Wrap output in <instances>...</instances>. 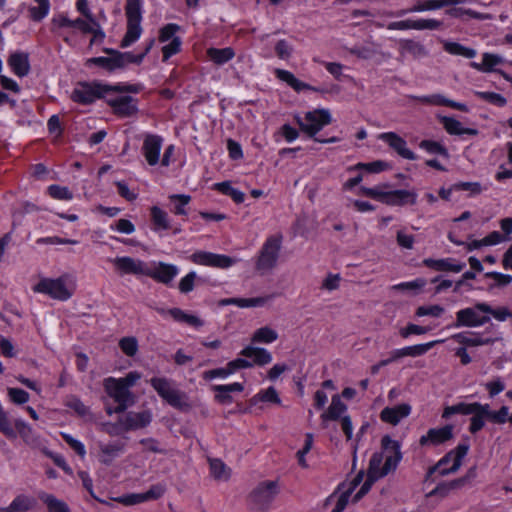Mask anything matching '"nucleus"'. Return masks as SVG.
Returning <instances> with one entry per match:
<instances>
[{"label": "nucleus", "instance_id": "obj_1", "mask_svg": "<svg viewBox=\"0 0 512 512\" xmlns=\"http://www.w3.org/2000/svg\"><path fill=\"white\" fill-rule=\"evenodd\" d=\"M401 459L402 454L399 443L391 439L389 436H384L382 438V451L376 452L372 455L366 479H363V484L354 494L352 501H359L370 491L372 485L377 480L396 470Z\"/></svg>", "mask_w": 512, "mask_h": 512}, {"label": "nucleus", "instance_id": "obj_2", "mask_svg": "<svg viewBox=\"0 0 512 512\" xmlns=\"http://www.w3.org/2000/svg\"><path fill=\"white\" fill-rule=\"evenodd\" d=\"M389 183H381L374 187L360 188V192L367 197L389 206L415 205L418 194L415 190L396 189L391 190Z\"/></svg>", "mask_w": 512, "mask_h": 512}, {"label": "nucleus", "instance_id": "obj_3", "mask_svg": "<svg viewBox=\"0 0 512 512\" xmlns=\"http://www.w3.org/2000/svg\"><path fill=\"white\" fill-rule=\"evenodd\" d=\"M239 358L231 360L224 367L228 376L235 374L238 370L249 369L253 366H265L273 360L269 350L263 347L247 345L240 351Z\"/></svg>", "mask_w": 512, "mask_h": 512}, {"label": "nucleus", "instance_id": "obj_4", "mask_svg": "<svg viewBox=\"0 0 512 512\" xmlns=\"http://www.w3.org/2000/svg\"><path fill=\"white\" fill-rule=\"evenodd\" d=\"M154 42V39H150L149 42L146 44V47L144 48L143 52L139 54H134L132 52L122 53L119 51L107 50V52L109 53L108 56L90 58L88 60V63L95 64L108 71H114L116 69L123 68L130 63L140 64L153 47Z\"/></svg>", "mask_w": 512, "mask_h": 512}, {"label": "nucleus", "instance_id": "obj_5", "mask_svg": "<svg viewBox=\"0 0 512 512\" xmlns=\"http://www.w3.org/2000/svg\"><path fill=\"white\" fill-rule=\"evenodd\" d=\"M32 290L54 300L67 301L73 296L75 287L71 277L66 274L57 278L43 277L32 287Z\"/></svg>", "mask_w": 512, "mask_h": 512}, {"label": "nucleus", "instance_id": "obj_6", "mask_svg": "<svg viewBox=\"0 0 512 512\" xmlns=\"http://www.w3.org/2000/svg\"><path fill=\"white\" fill-rule=\"evenodd\" d=\"M347 409V405L341 400L340 396L334 395L329 407L321 414V420L324 427H327L329 421L339 420L347 440H352L353 424L350 416L347 414Z\"/></svg>", "mask_w": 512, "mask_h": 512}, {"label": "nucleus", "instance_id": "obj_7", "mask_svg": "<svg viewBox=\"0 0 512 512\" xmlns=\"http://www.w3.org/2000/svg\"><path fill=\"white\" fill-rule=\"evenodd\" d=\"M469 450V445L465 443L458 444L454 449L444 455L436 465L428 471V476L437 473L440 476H446L457 472L462 466L463 460Z\"/></svg>", "mask_w": 512, "mask_h": 512}, {"label": "nucleus", "instance_id": "obj_8", "mask_svg": "<svg viewBox=\"0 0 512 512\" xmlns=\"http://www.w3.org/2000/svg\"><path fill=\"white\" fill-rule=\"evenodd\" d=\"M282 247V236L275 234L269 236L264 242L256 262L259 271L266 272L272 270L278 262Z\"/></svg>", "mask_w": 512, "mask_h": 512}, {"label": "nucleus", "instance_id": "obj_9", "mask_svg": "<svg viewBox=\"0 0 512 512\" xmlns=\"http://www.w3.org/2000/svg\"><path fill=\"white\" fill-rule=\"evenodd\" d=\"M491 306L486 303H478L456 312L455 327H479L489 322Z\"/></svg>", "mask_w": 512, "mask_h": 512}, {"label": "nucleus", "instance_id": "obj_10", "mask_svg": "<svg viewBox=\"0 0 512 512\" xmlns=\"http://www.w3.org/2000/svg\"><path fill=\"white\" fill-rule=\"evenodd\" d=\"M150 384L158 395L172 407L182 409L188 406L186 395L178 390L171 380L165 377H153Z\"/></svg>", "mask_w": 512, "mask_h": 512}, {"label": "nucleus", "instance_id": "obj_11", "mask_svg": "<svg viewBox=\"0 0 512 512\" xmlns=\"http://www.w3.org/2000/svg\"><path fill=\"white\" fill-rule=\"evenodd\" d=\"M295 120L300 129L314 137L324 126L331 123V114L327 109L308 111L304 116L296 115Z\"/></svg>", "mask_w": 512, "mask_h": 512}, {"label": "nucleus", "instance_id": "obj_12", "mask_svg": "<svg viewBox=\"0 0 512 512\" xmlns=\"http://www.w3.org/2000/svg\"><path fill=\"white\" fill-rule=\"evenodd\" d=\"M118 89V86L111 87L99 83H78L71 93V99L79 104L87 105L103 97L107 92Z\"/></svg>", "mask_w": 512, "mask_h": 512}, {"label": "nucleus", "instance_id": "obj_13", "mask_svg": "<svg viewBox=\"0 0 512 512\" xmlns=\"http://www.w3.org/2000/svg\"><path fill=\"white\" fill-rule=\"evenodd\" d=\"M104 388L106 393L117 404L115 412H123L133 404L134 400L131 391L127 389L125 384L118 381L117 378H106L104 380Z\"/></svg>", "mask_w": 512, "mask_h": 512}, {"label": "nucleus", "instance_id": "obj_14", "mask_svg": "<svg viewBox=\"0 0 512 512\" xmlns=\"http://www.w3.org/2000/svg\"><path fill=\"white\" fill-rule=\"evenodd\" d=\"M277 485L273 481L260 483L250 495L253 509L266 510L277 495Z\"/></svg>", "mask_w": 512, "mask_h": 512}, {"label": "nucleus", "instance_id": "obj_15", "mask_svg": "<svg viewBox=\"0 0 512 512\" xmlns=\"http://www.w3.org/2000/svg\"><path fill=\"white\" fill-rule=\"evenodd\" d=\"M190 260L197 265L219 269H227L237 262L235 258H232L230 256L202 250L194 252L190 256Z\"/></svg>", "mask_w": 512, "mask_h": 512}, {"label": "nucleus", "instance_id": "obj_16", "mask_svg": "<svg viewBox=\"0 0 512 512\" xmlns=\"http://www.w3.org/2000/svg\"><path fill=\"white\" fill-rule=\"evenodd\" d=\"M443 25L442 21L429 18H419V19H405L400 21H394L390 22L387 25L388 30H399V31H406V30H437L441 28Z\"/></svg>", "mask_w": 512, "mask_h": 512}, {"label": "nucleus", "instance_id": "obj_17", "mask_svg": "<svg viewBox=\"0 0 512 512\" xmlns=\"http://www.w3.org/2000/svg\"><path fill=\"white\" fill-rule=\"evenodd\" d=\"M120 275L145 276L147 263L129 256H117L109 260Z\"/></svg>", "mask_w": 512, "mask_h": 512}, {"label": "nucleus", "instance_id": "obj_18", "mask_svg": "<svg viewBox=\"0 0 512 512\" xmlns=\"http://www.w3.org/2000/svg\"><path fill=\"white\" fill-rule=\"evenodd\" d=\"M163 141V138L156 134H146L144 136L141 153L148 165L156 166L160 163Z\"/></svg>", "mask_w": 512, "mask_h": 512}, {"label": "nucleus", "instance_id": "obj_19", "mask_svg": "<svg viewBox=\"0 0 512 512\" xmlns=\"http://www.w3.org/2000/svg\"><path fill=\"white\" fill-rule=\"evenodd\" d=\"M145 276L151 277L157 282L169 284L178 275L179 269L176 265L164 262L147 263Z\"/></svg>", "mask_w": 512, "mask_h": 512}, {"label": "nucleus", "instance_id": "obj_20", "mask_svg": "<svg viewBox=\"0 0 512 512\" xmlns=\"http://www.w3.org/2000/svg\"><path fill=\"white\" fill-rule=\"evenodd\" d=\"M465 3V0H418L410 8L397 11L394 16L402 17L409 13L434 11L450 5Z\"/></svg>", "mask_w": 512, "mask_h": 512}, {"label": "nucleus", "instance_id": "obj_21", "mask_svg": "<svg viewBox=\"0 0 512 512\" xmlns=\"http://www.w3.org/2000/svg\"><path fill=\"white\" fill-rule=\"evenodd\" d=\"M453 425H445L443 427L431 428L425 435H422L419 442L422 446H438L454 436Z\"/></svg>", "mask_w": 512, "mask_h": 512}, {"label": "nucleus", "instance_id": "obj_22", "mask_svg": "<svg viewBox=\"0 0 512 512\" xmlns=\"http://www.w3.org/2000/svg\"><path fill=\"white\" fill-rule=\"evenodd\" d=\"M378 139L385 142L399 156L408 160H415V153L407 147V142L394 132H384L378 135Z\"/></svg>", "mask_w": 512, "mask_h": 512}, {"label": "nucleus", "instance_id": "obj_23", "mask_svg": "<svg viewBox=\"0 0 512 512\" xmlns=\"http://www.w3.org/2000/svg\"><path fill=\"white\" fill-rule=\"evenodd\" d=\"M152 421V414L148 410L129 412L119 420V426L125 430H137L148 426Z\"/></svg>", "mask_w": 512, "mask_h": 512}, {"label": "nucleus", "instance_id": "obj_24", "mask_svg": "<svg viewBox=\"0 0 512 512\" xmlns=\"http://www.w3.org/2000/svg\"><path fill=\"white\" fill-rule=\"evenodd\" d=\"M447 341L457 343L460 345L459 347H465L467 349L468 347L487 345L491 343L492 340L475 332L464 331L451 335Z\"/></svg>", "mask_w": 512, "mask_h": 512}, {"label": "nucleus", "instance_id": "obj_25", "mask_svg": "<svg viewBox=\"0 0 512 512\" xmlns=\"http://www.w3.org/2000/svg\"><path fill=\"white\" fill-rule=\"evenodd\" d=\"M423 264L436 271H448L454 273H459L466 267L465 262L458 261L454 258H426L423 260Z\"/></svg>", "mask_w": 512, "mask_h": 512}, {"label": "nucleus", "instance_id": "obj_26", "mask_svg": "<svg viewBox=\"0 0 512 512\" xmlns=\"http://www.w3.org/2000/svg\"><path fill=\"white\" fill-rule=\"evenodd\" d=\"M114 112L122 117H130L137 112L136 100L127 95L117 96L109 100Z\"/></svg>", "mask_w": 512, "mask_h": 512}, {"label": "nucleus", "instance_id": "obj_27", "mask_svg": "<svg viewBox=\"0 0 512 512\" xmlns=\"http://www.w3.org/2000/svg\"><path fill=\"white\" fill-rule=\"evenodd\" d=\"M411 413V406L403 403L394 407H386L381 411L380 418L383 422L396 425Z\"/></svg>", "mask_w": 512, "mask_h": 512}, {"label": "nucleus", "instance_id": "obj_28", "mask_svg": "<svg viewBox=\"0 0 512 512\" xmlns=\"http://www.w3.org/2000/svg\"><path fill=\"white\" fill-rule=\"evenodd\" d=\"M364 472L360 471L348 484L345 491L339 496L335 507L331 512H343L349 502L350 496L356 488L362 483Z\"/></svg>", "mask_w": 512, "mask_h": 512}, {"label": "nucleus", "instance_id": "obj_29", "mask_svg": "<svg viewBox=\"0 0 512 512\" xmlns=\"http://www.w3.org/2000/svg\"><path fill=\"white\" fill-rule=\"evenodd\" d=\"M73 23V28L78 29L82 33H93L95 40H102L105 36L93 15L85 17V19L77 18Z\"/></svg>", "mask_w": 512, "mask_h": 512}, {"label": "nucleus", "instance_id": "obj_30", "mask_svg": "<svg viewBox=\"0 0 512 512\" xmlns=\"http://www.w3.org/2000/svg\"><path fill=\"white\" fill-rule=\"evenodd\" d=\"M469 432L478 433L485 427L486 421L489 420L488 404L480 403V407H475V411L470 414Z\"/></svg>", "mask_w": 512, "mask_h": 512}, {"label": "nucleus", "instance_id": "obj_31", "mask_svg": "<svg viewBox=\"0 0 512 512\" xmlns=\"http://www.w3.org/2000/svg\"><path fill=\"white\" fill-rule=\"evenodd\" d=\"M8 64L12 71L19 77H24L29 73L30 65L28 54L24 52H15L10 55Z\"/></svg>", "mask_w": 512, "mask_h": 512}, {"label": "nucleus", "instance_id": "obj_32", "mask_svg": "<svg viewBox=\"0 0 512 512\" xmlns=\"http://www.w3.org/2000/svg\"><path fill=\"white\" fill-rule=\"evenodd\" d=\"M101 453V462L110 464L116 457L122 454L125 450V443L116 441L99 445Z\"/></svg>", "mask_w": 512, "mask_h": 512}, {"label": "nucleus", "instance_id": "obj_33", "mask_svg": "<svg viewBox=\"0 0 512 512\" xmlns=\"http://www.w3.org/2000/svg\"><path fill=\"white\" fill-rule=\"evenodd\" d=\"M275 75H276V77L279 80L287 83L296 92H301V91H304V90L317 91V89L312 87L311 85H309V84H307L305 82L300 81L298 78H296L294 76L293 73H291L288 70L276 69L275 70Z\"/></svg>", "mask_w": 512, "mask_h": 512}, {"label": "nucleus", "instance_id": "obj_34", "mask_svg": "<svg viewBox=\"0 0 512 512\" xmlns=\"http://www.w3.org/2000/svg\"><path fill=\"white\" fill-rule=\"evenodd\" d=\"M502 62L503 58L501 56L492 53H484L480 63L471 62L470 66L481 72H492L495 70V67L502 64Z\"/></svg>", "mask_w": 512, "mask_h": 512}, {"label": "nucleus", "instance_id": "obj_35", "mask_svg": "<svg viewBox=\"0 0 512 512\" xmlns=\"http://www.w3.org/2000/svg\"><path fill=\"white\" fill-rule=\"evenodd\" d=\"M207 56L214 64L224 65L234 58L235 51L231 47L209 48L207 50Z\"/></svg>", "mask_w": 512, "mask_h": 512}, {"label": "nucleus", "instance_id": "obj_36", "mask_svg": "<svg viewBox=\"0 0 512 512\" xmlns=\"http://www.w3.org/2000/svg\"><path fill=\"white\" fill-rule=\"evenodd\" d=\"M475 407H480L479 402H473V403H465V402H459L457 404L446 406L442 413V418L448 419L452 415L455 414H461V415H470L475 411Z\"/></svg>", "mask_w": 512, "mask_h": 512}, {"label": "nucleus", "instance_id": "obj_37", "mask_svg": "<svg viewBox=\"0 0 512 512\" xmlns=\"http://www.w3.org/2000/svg\"><path fill=\"white\" fill-rule=\"evenodd\" d=\"M443 49L451 55L462 56L467 59H472L477 54L476 50L473 48L448 40L443 41Z\"/></svg>", "mask_w": 512, "mask_h": 512}, {"label": "nucleus", "instance_id": "obj_38", "mask_svg": "<svg viewBox=\"0 0 512 512\" xmlns=\"http://www.w3.org/2000/svg\"><path fill=\"white\" fill-rule=\"evenodd\" d=\"M278 339V332L269 327V326H263L258 329H256L251 337L252 343H258V344H271L275 342Z\"/></svg>", "mask_w": 512, "mask_h": 512}, {"label": "nucleus", "instance_id": "obj_39", "mask_svg": "<svg viewBox=\"0 0 512 512\" xmlns=\"http://www.w3.org/2000/svg\"><path fill=\"white\" fill-rule=\"evenodd\" d=\"M442 123L446 131L451 135H475L477 131L471 128H464L460 121L452 118V117H444L442 119Z\"/></svg>", "mask_w": 512, "mask_h": 512}, {"label": "nucleus", "instance_id": "obj_40", "mask_svg": "<svg viewBox=\"0 0 512 512\" xmlns=\"http://www.w3.org/2000/svg\"><path fill=\"white\" fill-rule=\"evenodd\" d=\"M37 5L29 7V16L33 21L39 22L46 18L50 12L49 0H33Z\"/></svg>", "mask_w": 512, "mask_h": 512}, {"label": "nucleus", "instance_id": "obj_41", "mask_svg": "<svg viewBox=\"0 0 512 512\" xmlns=\"http://www.w3.org/2000/svg\"><path fill=\"white\" fill-rule=\"evenodd\" d=\"M210 473L218 481H227L230 478V469L220 459H209Z\"/></svg>", "mask_w": 512, "mask_h": 512}, {"label": "nucleus", "instance_id": "obj_42", "mask_svg": "<svg viewBox=\"0 0 512 512\" xmlns=\"http://www.w3.org/2000/svg\"><path fill=\"white\" fill-rule=\"evenodd\" d=\"M151 219L154 224L155 231L168 230L170 228L168 214L158 206H153L151 208Z\"/></svg>", "mask_w": 512, "mask_h": 512}, {"label": "nucleus", "instance_id": "obj_43", "mask_svg": "<svg viewBox=\"0 0 512 512\" xmlns=\"http://www.w3.org/2000/svg\"><path fill=\"white\" fill-rule=\"evenodd\" d=\"M36 505L35 498L28 495H18L9 504L13 512H27Z\"/></svg>", "mask_w": 512, "mask_h": 512}, {"label": "nucleus", "instance_id": "obj_44", "mask_svg": "<svg viewBox=\"0 0 512 512\" xmlns=\"http://www.w3.org/2000/svg\"><path fill=\"white\" fill-rule=\"evenodd\" d=\"M125 12L127 16V22L141 23L142 0H127Z\"/></svg>", "mask_w": 512, "mask_h": 512}, {"label": "nucleus", "instance_id": "obj_45", "mask_svg": "<svg viewBox=\"0 0 512 512\" xmlns=\"http://www.w3.org/2000/svg\"><path fill=\"white\" fill-rule=\"evenodd\" d=\"M141 23L127 22V31L121 41L122 47H129L134 44L141 36Z\"/></svg>", "mask_w": 512, "mask_h": 512}, {"label": "nucleus", "instance_id": "obj_46", "mask_svg": "<svg viewBox=\"0 0 512 512\" xmlns=\"http://www.w3.org/2000/svg\"><path fill=\"white\" fill-rule=\"evenodd\" d=\"M445 341H446L445 339H438V340H433V341H430V342H427V343L416 344V345H412V346H406L405 347L406 356L407 357L408 356L409 357H419V356H422V355L426 354L435 345L440 344V343H444Z\"/></svg>", "mask_w": 512, "mask_h": 512}, {"label": "nucleus", "instance_id": "obj_47", "mask_svg": "<svg viewBox=\"0 0 512 512\" xmlns=\"http://www.w3.org/2000/svg\"><path fill=\"white\" fill-rule=\"evenodd\" d=\"M39 497L47 505L49 512H70L66 503L51 494L41 493Z\"/></svg>", "mask_w": 512, "mask_h": 512}, {"label": "nucleus", "instance_id": "obj_48", "mask_svg": "<svg viewBox=\"0 0 512 512\" xmlns=\"http://www.w3.org/2000/svg\"><path fill=\"white\" fill-rule=\"evenodd\" d=\"M389 169V164L382 160L373 161L370 163H357L348 168V171L365 170L369 173H380Z\"/></svg>", "mask_w": 512, "mask_h": 512}, {"label": "nucleus", "instance_id": "obj_49", "mask_svg": "<svg viewBox=\"0 0 512 512\" xmlns=\"http://www.w3.org/2000/svg\"><path fill=\"white\" fill-rule=\"evenodd\" d=\"M215 188L222 194L230 196L236 203H242L245 199L244 193L234 188L228 181L216 183Z\"/></svg>", "mask_w": 512, "mask_h": 512}, {"label": "nucleus", "instance_id": "obj_50", "mask_svg": "<svg viewBox=\"0 0 512 512\" xmlns=\"http://www.w3.org/2000/svg\"><path fill=\"white\" fill-rule=\"evenodd\" d=\"M400 46L404 52H407L413 55L414 57H424L427 55L426 48L419 42L410 39H405L401 40Z\"/></svg>", "mask_w": 512, "mask_h": 512}, {"label": "nucleus", "instance_id": "obj_51", "mask_svg": "<svg viewBox=\"0 0 512 512\" xmlns=\"http://www.w3.org/2000/svg\"><path fill=\"white\" fill-rule=\"evenodd\" d=\"M431 105H437V106H448L454 109H457L462 112H467L468 107L464 103L455 102L453 100H450L446 98L445 96L441 94H432L431 95Z\"/></svg>", "mask_w": 512, "mask_h": 512}, {"label": "nucleus", "instance_id": "obj_52", "mask_svg": "<svg viewBox=\"0 0 512 512\" xmlns=\"http://www.w3.org/2000/svg\"><path fill=\"white\" fill-rule=\"evenodd\" d=\"M271 299H272V296L253 297V298H235V306H237L239 308L262 307Z\"/></svg>", "mask_w": 512, "mask_h": 512}, {"label": "nucleus", "instance_id": "obj_53", "mask_svg": "<svg viewBox=\"0 0 512 512\" xmlns=\"http://www.w3.org/2000/svg\"><path fill=\"white\" fill-rule=\"evenodd\" d=\"M171 202L174 203V213L177 215H187L186 206L189 204L191 197L186 194H172L169 196Z\"/></svg>", "mask_w": 512, "mask_h": 512}, {"label": "nucleus", "instance_id": "obj_54", "mask_svg": "<svg viewBox=\"0 0 512 512\" xmlns=\"http://www.w3.org/2000/svg\"><path fill=\"white\" fill-rule=\"evenodd\" d=\"M476 476V468L471 467L463 477L448 482L451 491L461 489L466 485L471 484V482L476 478Z\"/></svg>", "mask_w": 512, "mask_h": 512}, {"label": "nucleus", "instance_id": "obj_55", "mask_svg": "<svg viewBox=\"0 0 512 512\" xmlns=\"http://www.w3.org/2000/svg\"><path fill=\"white\" fill-rule=\"evenodd\" d=\"M47 191L52 198L57 200L70 201L73 199V193L65 186L53 184L47 188Z\"/></svg>", "mask_w": 512, "mask_h": 512}, {"label": "nucleus", "instance_id": "obj_56", "mask_svg": "<svg viewBox=\"0 0 512 512\" xmlns=\"http://www.w3.org/2000/svg\"><path fill=\"white\" fill-rule=\"evenodd\" d=\"M419 146L421 149L425 150L429 154H437L442 155L444 157H448L447 149L439 142L431 140H422Z\"/></svg>", "mask_w": 512, "mask_h": 512}, {"label": "nucleus", "instance_id": "obj_57", "mask_svg": "<svg viewBox=\"0 0 512 512\" xmlns=\"http://www.w3.org/2000/svg\"><path fill=\"white\" fill-rule=\"evenodd\" d=\"M313 443H314L313 435L311 433H307L306 436H305L304 446L296 454L297 459H298V464L302 468H307L308 467V464H307L305 456L312 449Z\"/></svg>", "mask_w": 512, "mask_h": 512}, {"label": "nucleus", "instance_id": "obj_58", "mask_svg": "<svg viewBox=\"0 0 512 512\" xmlns=\"http://www.w3.org/2000/svg\"><path fill=\"white\" fill-rule=\"evenodd\" d=\"M456 191H466L469 196H476L484 190L479 182H459L453 185Z\"/></svg>", "mask_w": 512, "mask_h": 512}, {"label": "nucleus", "instance_id": "obj_59", "mask_svg": "<svg viewBox=\"0 0 512 512\" xmlns=\"http://www.w3.org/2000/svg\"><path fill=\"white\" fill-rule=\"evenodd\" d=\"M253 400L281 404V399L274 387H268L265 390H261L254 396Z\"/></svg>", "mask_w": 512, "mask_h": 512}, {"label": "nucleus", "instance_id": "obj_60", "mask_svg": "<svg viewBox=\"0 0 512 512\" xmlns=\"http://www.w3.org/2000/svg\"><path fill=\"white\" fill-rule=\"evenodd\" d=\"M476 95L478 97H480L481 99H483L495 106H498V107H503L507 103L506 98L499 93L488 92V91H479V92H476Z\"/></svg>", "mask_w": 512, "mask_h": 512}, {"label": "nucleus", "instance_id": "obj_61", "mask_svg": "<svg viewBox=\"0 0 512 512\" xmlns=\"http://www.w3.org/2000/svg\"><path fill=\"white\" fill-rule=\"evenodd\" d=\"M119 346L122 352L129 357L134 356L138 351V341L135 337L122 338L119 341Z\"/></svg>", "mask_w": 512, "mask_h": 512}, {"label": "nucleus", "instance_id": "obj_62", "mask_svg": "<svg viewBox=\"0 0 512 512\" xmlns=\"http://www.w3.org/2000/svg\"><path fill=\"white\" fill-rule=\"evenodd\" d=\"M182 41L179 37H174L171 41L166 42L162 47L163 61H167L171 56L180 51Z\"/></svg>", "mask_w": 512, "mask_h": 512}, {"label": "nucleus", "instance_id": "obj_63", "mask_svg": "<svg viewBox=\"0 0 512 512\" xmlns=\"http://www.w3.org/2000/svg\"><path fill=\"white\" fill-rule=\"evenodd\" d=\"M65 405L80 416H86L89 413L88 407L76 396L67 397Z\"/></svg>", "mask_w": 512, "mask_h": 512}, {"label": "nucleus", "instance_id": "obj_64", "mask_svg": "<svg viewBox=\"0 0 512 512\" xmlns=\"http://www.w3.org/2000/svg\"><path fill=\"white\" fill-rule=\"evenodd\" d=\"M293 51V46L285 39H281L275 44V52L277 56L282 60H288L291 57Z\"/></svg>", "mask_w": 512, "mask_h": 512}]
</instances>
